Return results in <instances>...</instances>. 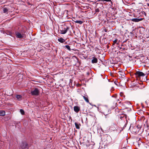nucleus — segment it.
Wrapping results in <instances>:
<instances>
[{"label":"nucleus","instance_id":"f257e3e1","mask_svg":"<svg viewBox=\"0 0 149 149\" xmlns=\"http://www.w3.org/2000/svg\"><path fill=\"white\" fill-rule=\"evenodd\" d=\"M30 93L33 96H38L40 94V91L38 88H34L31 90Z\"/></svg>","mask_w":149,"mask_h":149},{"label":"nucleus","instance_id":"f03ea898","mask_svg":"<svg viewBox=\"0 0 149 149\" xmlns=\"http://www.w3.org/2000/svg\"><path fill=\"white\" fill-rule=\"evenodd\" d=\"M69 29V27L68 26H66L64 27V29L61 31V33L62 34H65L68 31Z\"/></svg>","mask_w":149,"mask_h":149},{"label":"nucleus","instance_id":"7ed1b4c3","mask_svg":"<svg viewBox=\"0 0 149 149\" xmlns=\"http://www.w3.org/2000/svg\"><path fill=\"white\" fill-rule=\"evenodd\" d=\"M15 34L16 37L19 38H22L24 37L23 34L22 35L19 32H16L15 33Z\"/></svg>","mask_w":149,"mask_h":149},{"label":"nucleus","instance_id":"20e7f679","mask_svg":"<svg viewBox=\"0 0 149 149\" xmlns=\"http://www.w3.org/2000/svg\"><path fill=\"white\" fill-rule=\"evenodd\" d=\"M136 74L139 76H143L145 75V74L141 72H137Z\"/></svg>","mask_w":149,"mask_h":149},{"label":"nucleus","instance_id":"39448f33","mask_svg":"<svg viewBox=\"0 0 149 149\" xmlns=\"http://www.w3.org/2000/svg\"><path fill=\"white\" fill-rule=\"evenodd\" d=\"M74 110L75 112L78 113L80 110V108L78 106H75L74 107Z\"/></svg>","mask_w":149,"mask_h":149},{"label":"nucleus","instance_id":"423d86ee","mask_svg":"<svg viewBox=\"0 0 149 149\" xmlns=\"http://www.w3.org/2000/svg\"><path fill=\"white\" fill-rule=\"evenodd\" d=\"M143 19V18L138 19V18H133L131 20L134 22H138L141 21Z\"/></svg>","mask_w":149,"mask_h":149},{"label":"nucleus","instance_id":"0eeeda50","mask_svg":"<svg viewBox=\"0 0 149 149\" xmlns=\"http://www.w3.org/2000/svg\"><path fill=\"white\" fill-rule=\"evenodd\" d=\"M97 59L95 57H92V63H97Z\"/></svg>","mask_w":149,"mask_h":149},{"label":"nucleus","instance_id":"6e6552de","mask_svg":"<svg viewBox=\"0 0 149 149\" xmlns=\"http://www.w3.org/2000/svg\"><path fill=\"white\" fill-rule=\"evenodd\" d=\"M58 41L61 43H63L65 42V40L62 38H59L58 39Z\"/></svg>","mask_w":149,"mask_h":149},{"label":"nucleus","instance_id":"1a4fd4ad","mask_svg":"<svg viewBox=\"0 0 149 149\" xmlns=\"http://www.w3.org/2000/svg\"><path fill=\"white\" fill-rule=\"evenodd\" d=\"M82 96L83 97V98L84 99V100L88 102H89V100L88 99V97L87 96Z\"/></svg>","mask_w":149,"mask_h":149},{"label":"nucleus","instance_id":"9d476101","mask_svg":"<svg viewBox=\"0 0 149 149\" xmlns=\"http://www.w3.org/2000/svg\"><path fill=\"white\" fill-rule=\"evenodd\" d=\"M139 14H140V16H143V15L146 16V13L144 11H141Z\"/></svg>","mask_w":149,"mask_h":149},{"label":"nucleus","instance_id":"9b49d317","mask_svg":"<svg viewBox=\"0 0 149 149\" xmlns=\"http://www.w3.org/2000/svg\"><path fill=\"white\" fill-rule=\"evenodd\" d=\"M5 115V112L4 111H0V115L1 116H3Z\"/></svg>","mask_w":149,"mask_h":149},{"label":"nucleus","instance_id":"f8f14e48","mask_svg":"<svg viewBox=\"0 0 149 149\" xmlns=\"http://www.w3.org/2000/svg\"><path fill=\"white\" fill-rule=\"evenodd\" d=\"M64 47L65 48H66L69 51H71V49H70V46L68 45H65V46H64Z\"/></svg>","mask_w":149,"mask_h":149},{"label":"nucleus","instance_id":"ddd939ff","mask_svg":"<svg viewBox=\"0 0 149 149\" xmlns=\"http://www.w3.org/2000/svg\"><path fill=\"white\" fill-rule=\"evenodd\" d=\"M22 96L20 95H17L16 96V98L19 100H20L22 99Z\"/></svg>","mask_w":149,"mask_h":149},{"label":"nucleus","instance_id":"4468645a","mask_svg":"<svg viewBox=\"0 0 149 149\" xmlns=\"http://www.w3.org/2000/svg\"><path fill=\"white\" fill-rule=\"evenodd\" d=\"M75 22L79 24H81L83 22L82 21L80 20H77L75 21Z\"/></svg>","mask_w":149,"mask_h":149},{"label":"nucleus","instance_id":"2eb2a0df","mask_svg":"<svg viewBox=\"0 0 149 149\" xmlns=\"http://www.w3.org/2000/svg\"><path fill=\"white\" fill-rule=\"evenodd\" d=\"M74 124L76 128L77 129H79V125L76 123H75Z\"/></svg>","mask_w":149,"mask_h":149},{"label":"nucleus","instance_id":"dca6fc26","mask_svg":"<svg viewBox=\"0 0 149 149\" xmlns=\"http://www.w3.org/2000/svg\"><path fill=\"white\" fill-rule=\"evenodd\" d=\"M24 145L25 146V147L24 148V149H27V146H28V144L26 143H25L24 144Z\"/></svg>","mask_w":149,"mask_h":149},{"label":"nucleus","instance_id":"f3484780","mask_svg":"<svg viewBox=\"0 0 149 149\" xmlns=\"http://www.w3.org/2000/svg\"><path fill=\"white\" fill-rule=\"evenodd\" d=\"M20 112L22 114H24V111L22 109H20Z\"/></svg>","mask_w":149,"mask_h":149},{"label":"nucleus","instance_id":"a211bd4d","mask_svg":"<svg viewBox=\"0 0 149 149\" xmlns=\"http://www.w3.org/2000/svg\"><path fill=\"white\" fill-rule=\"evenodd\" d=\"M8 11V10L6 8H4L3 9V12L4 13H6Z\"/></svg>","mask_w":149,"mask_h":149},{"label":"nucleus","instance_id":"6ab92c4d","mask_svg":"<svg viewBox=\"0 0 149 149\" xmlns=\"http://www.w3.org/2000/svg\"><path fill=\"white\" fill-rule=\"evenodd\" d=\"M102 1H104L106 2H110L111 1V0H101Z\"/></svg>","mask_w":149,"mask_h":149},{"label":"nucleus","instance_id":"aec40b11","mask_svg":"<svg viewBox=\"0 0 149 149\" xmlns=\"http://www.w3.org/2000/svg\"><path fill=\"white\" fill-rule=\"evenodd\" d=\"M99 11L100 10L99 8L96 9L95 10V13L98 12H99Z\"/></svg>","mask_w":149,"mask_h":149},{"label":"nucleus","instance_id":"412c9836","mask_svg":"<svg viewBox=\"0 0 149 149\" xmlns=\"http://www.w3.org/2000/svg\"><path fill=\"white\" fill-rule=\"evenodd\" d=\"M117 41V39H116L115 40H114L113 41V44H114L116 43Z\"/></svg>","mask_w":149,"mask_h":149},{"label":"nucleus","instance_id":"4be33fe9","mask_svg":"<svg viewBox=\"0 0 149 149\" xmlns=\"http://www.w3.org/2000/svg\"><path fill=\"white\" fill-rule=\"evenodd\" d=\"M102 1L101 0H97V1Z\"/></svg>","mask_w":149,"mask_h":149},{"label":"nucleus","instance_id":"5701e85b","mask_svg":"<svg viewBox=\"0 0 149 149\" xmlns=\"http://www.w3.org/2000/svg\"><path fill=\"white\" fill-rule=\"evenodd\" d=\"M120 95L121 96H122V95H121V94H120Z\"/></svg>","mask_w":149,"mask_h":149},{"label":"nucleus","instance_id":"b1692460","mask_svg":"<svg viewBox=\"0 0 149 149\" xmlns=\"http://www.w3.org/2000/svg\"><path fill=\"white\" fill-rule=\"evenodd\" d=\"M148 134V135H149V134Z\"/></svg>","mask_w":149,"mask_h":149}]
</instances>
